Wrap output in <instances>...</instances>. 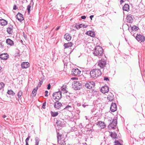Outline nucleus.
Returning a JSON list of instances; mask_svg holds the SVG:
<instances>
[{"mask_svg":"<svg viewBox=\"0 0 145 145\" xmlns=\"http://www.w3.org/2000/svg\"><path fill=\"white\" fill-rule=\"evenodd\" d=\"M50 84H49L48 85L47 89H50Z\"/></svg>","mask_w":145,"mask_h":145,"instance_id":"obj_48","label":"nucleus"},{"mask_svg":"<svg viewBox=\"0 0 145 145\" xmlns=\"http://www.w3.org/2000/svg\"><path fill=\"white\" fill-rule=\"evenodd\" d=\"M117 106L116 103H112L111 105L110 109L112 112H114L116 110Z\"/></svg>","mask_w":145,"mask_h":145,"instance_id":"obj_10","label":"nucleus"},{"mask_svg":"<svg viewBox=\"0 0 145 145\" xmlns=\"http://www.w3.org/2000/svg\"><path fill=\"white\" fill-rule=\"evenodd\" d=\"M3 117L4 118H6V116L5 115H4L3 116Z\"/></svg>","mask_w":145,"mask_h":145,"instance_id":"obj_57","label":"nucleus"},{"mask_svg":"<svg viewBox=\"0 0 145 145\" xmlns=\"http://www.w3.org/2000/svg\"><path fill=\"white\" fill-rule=\"evenodd\" d=\"M24 36V37L25 39L27 38L26 35H25V33L24 32L23 33Z\"/></svg>","mask_w":145,"mask_h":145,"instance_id":"obj_50","label":"nucleus"},{"mask_svg":"<svg viewBox=\"0 0 145 145\" xmlns=\"http://www.w3.org/2000/svg\"><path fill=\"white\" fill-rule=\"evenodd\" d=\"M101 72L100 69H94L90 72V74L91 77L93 78H97L101 75Z\"/></svg>","mask_w":145,"mask_h":145,"instance_id":"obj_1","label":"nucleus"},{"mask_svg":"<svg viewBox=\"0 0 145 145\" xmlns=\"http://www.w3.org/2000/svg\"><path fill=\"white\" fill-rule=\"evenodd\" d=\"M6 43L7 44L11 46L13 45L14 44L13 41L9 39H8L6 40Z\"/></svg>","mask_w":145,"mask_h":145,"instance_id":"obj_20","label":"nucleus"},{"mask_svg":"<svg viewBox=\"0 0 145 145\" xmlns=\"http://www.w3.org/2000/svg\"><path fill=\"white\" fill-rule=\"evenodd\" d=\"M7 93L9 95H12V96H14L15 95V93L11 90H8Z\"/></svg>","mask_w":145,"mask_h":145,"instance_id":"obj_30","label":"nucleus"},{"mask_svg":"<svg viewBox=\"0 0 145 145\" xmlns=\"http://www.w3.org/2000/svg\"><path fill=\"white\" fill-rule=\"evenodd\" d=\"M64 38L66 40L69 41L71 40V37L69 34L66 33L64 35Z\"/></svg>","mask_w":145,"mask_h":145,"instance_id":"obj_21","label":"nucleus"},{"mask_svg":"<svg viewBox=\"0 0 145 145\" xmlns=\"http://www.w3.org/2000/svg\"><path fill=\"white\" fill-rule=\"evenodd\" d=\"M23 69H26L29 67V63L28 62H23L21 64Z\"/></svg>","mask_w":145,"mask_h":145,"instance_id":"obj_14","label":"nucleus"},{"mask_svg":"<svg viewBox=\"0 0 145 145\" xmlns=\"http://www.w3.org/2000/svg\"><path fill=\"white\" fill-rule=\"evenodd\" d=\"M129 9V5L128 4H125L123 7V10L124 11H128Z\"/></svg>","mask_w":145,"mask_h":145,"instance_id":"obj_24","label":"nucleus"},{"mask_svg":"<svg viewBox=\"0 0 145 145\" xmlns=\"http://www.w3.org/2000/svg\"><path fill=\"white\" fill-rule=\"evenodd\" d=\"M35 145H38V144H35Z\"/></svg>","mask_w":145,"mask_h":145,"instance_id":"obj_64","label":"nucleus"},{"mask_svg":"<svg viewBox=\"0 0 145 145\" xmlns=\"http://www.w3.org/2000/svg\"><path fill=\"white\" fill-rule=\"evenodd\" d=\"M82 25L83 26H82V27H83V28H86L88 26L87 25H85L84 24H82Z\"/></svg>","mask_w":145,"mask_h":145,"instance_id":"obj_49","label":"nucleus"},{"mask_svg":"<svg viewBox=\"0 0 145 145\" xmlns=\"http://www.w3.org/2000/svg\"><path fill=\"white\" fill-rule=\"evenodd\" d=\"M109 90V88L107 86H104L102 87L101 89V91L104 93L108 92Z\"/></svg>","mask_w":145,"mask_h":145,"instance_id":"obj_11","label":"nucleus"},{"mask_svg":"<svg viewBox=\"0 0 145 145\" xmlns=\"http://www.w3.org/2000/svg\"><path fill=\"white\" fill-rule=\"evenodd\" d=\"M46 105V102H44L42 104V108H43L44 109L45 108Z\"/></svg>","mask_w":145,"mask_h":145,"instance_id":"obj_42","label":"nucleus"},{"mask_svg":"<svg viewBox=\"0 0 145 145\" xmlns=\"http://www.w3.org/2000/svg\"><path fill=\"white\" fill-rule=\"evenodd\" d=\"M30 138V136H28V137L26 138V139L25 140V142H28Z\"/></svg>","mask_w":145,"mask_h":145,"instance_id":"obj_43","label":"nucleus"},{"mask_svg":"<svg viewBox=\"0 0 145 145\" xmlns=\"http://www.w3.org/2000/svg\"><path fill=\"white\" fill-rule=\"evenodd\" d=\"M2 70V68L0 66V72H1Z\"/></svg>","mask_w":145,"mask_h":145,"instance_id":"obj_56","label":"nucleus"},{"mask_svg":"<svg viewBox=\"0 0 145 145\" xmlns=\"http://www.w3.org/2000/svg\"><path fill=\"white\" fill-rule=\"evenodd\" d=\"M114 95L112 94L109 95L107 97V99L110 101H112L114 99Z\"/></svg>","mask_w":145,"mask_h":145,"instance_id":"obj_26","label":"nucleus"},{"mask_svg":"<svg viewBox=\"0 0 145 145\" xmlns=\"http://www.w3.org/2000/svg\"><path fill=\"white\" fill-rule=\"evenodd\" d=\"M67 97H70L69 96H68V95H67Z\"/></svg>","mask_w":145,"mask_h":145,"instance_id":"obj_62","label":"nucleus"},{"mask_svg":"<svg viewBox=\"0 0 145 145\" xmlns=\"http://www.w3.org/2000/svg\"><path fill=\"white\" fill-rule=\"evenodd\" d=\"M94 17V15H91L89 17L91 20H92V18Z\"/></svg>","mask_w":145,"mask_h":145,"instance_id":"obj_51","label":"nucleus"},{"mask_svg":"<svg viewBox=\"0 0 145 145\" xmlns=\"http://www.w3.org/2000/svg\"><path fill=\"white\" fill-rule=\"evenodd\" d=\"M84 145H87V144H86V143H84Z\"/></svg>","mask_w":145,"mask_h":145,"instance_id":"obj_60","label":"nucleus"},{"mask_svg":"<svg viewBox=\"0 0 145 145\" xmlns=\"http://www.w3.org/2000/svg\"><path fill=\"white\" fill-rule=\"evenodd\" d=\"M110 136L113 139H116L117 135L116 133H111L110 135Z\"/></svg>","mask_w":145,"mask_h":145,"instance_id":"obj_32","label":"nucleus"},{"mask_svg":"<svg viewBox=\"0 0 145 145\" xmlns=\"http://www.w3.org/2000/svg\"><path fill=\"white\" fill-rule=\"evenodd\" d=\"M5 86V84L3 82L0 83V90L3 88Z\"/></svg>","mask_w":145,"mask_h":145,"instance_id":"obj_37","label":"nucleus"},{"mask_svg":"<svg viewBox=\"0 0 145 145\" xmlns=\"http://www.w3.org/2000/svg\"><path fill=\"white\" fill-rule=\"evenodd\" d=\"M97 125H99L101 129L104 128L106 126L104 122L101 121H99Z\"/></svg>","mask_w":145,"mask_h":145,"instance_id":"obj_19","label":"nucleus"},{"mask_svg":"<svg viewBox=\"0 0 145 145\" xmlns=\"http://www.w3.org/2000/svg\"><path fill=\"white\" fill-rule=\"evenodd\" d=\"M109 43L110 45H111L112 44L110 43Z\"/></svg>","mask_w":145,"mask_h":145,"instance_id":"obj_61","label":"nucleus"},{"mask_svg":"<svg viewBox=\"0 0 145 145\" xmlns=\"http://www.w3.org/2000/svg\"><path fill=\"white\" fill-rule=\"evenodd\" d=\"M32 0V1H33V0Z\"/></svg>","mask_w":145,"mask_h":145,"instance_id":"obj_63","label":"nucleus"},{"mask_svg":"<svg viewBox=\"0 0 145 145\" xmlns=\"http://www.w3.org/2000/svg\"><path fill=\"white\" fill-rule=\"evenodd\" d=\"M26 145H29L28 142H26Z\"/></svg>","mask_w":145,"mask_h":145,"instance_id":"obj_58","label":"nucleus"},{"mask_svg":"<svg viewBox=\"0 0 145 145\" xmlns=\"http://www.w3.org/2000/svg\"><path fill=\"white\" fill-rule=\"evenodd\" d=\"M44 28H45V29H46L47 28V26H45Z\"/></svg>","mask_w":145,"mask_h":145,"instance_id":"obj_59","label":"nucleus"},{"mask_svg":"<svg viewBox=\"0 0 145 145\" xmlns=\"http://www.w3.org/2000/svg\"><path fill=\"white\" fill-rule=\"evenodd\" d=\"M127 22L131 23L133 21V19L131 17V15H128L127 17Z\"/></svg>","mask_w":145,"mask_h":145,"instance_id":"obj_16","label":"nucleus"},{"mask_svg":"<svg viewBox=\"0 0 145 145\" xmlns=\"http://www.w3.org/2000/svg\"><path fill=\"white\" fill-rule=\"evenodd\" d=\"M73 44L71 42H68L67 43H65L63 46L65 48H68L69 47H71L72 46Z\"/></svg>","mask_w":145,"mask_h":145,"instance_id":"obj_25","label":"nucleus"},{"mask_svg":"<svg viewBox=\"0 0 145 145\" xmlns=\"http://www.w3.org/2000/svg\"><path fill=\"white\" fill-rule=\"evenodd\" d=\"M81 72V71L78 69H73L72 70L71 74L74 76H79Z\"/></svg>","mask_w":145,"mask_h":145,"instance_id":"obj_8","label":"nucleus"},{"mask_svg":"<svg viewBox=\"0 0 145 145\" xmlns=\"http://www.w3.org/2000/svg\"><path fill=\"white\" fill-rule=\"evenodd\" d=\"M45 96L46 97L48 96V91L46 90L45 91Z\"/></svg>","mask_w":145,"mask_h":145,"instance_id":"obj_45","label":"nucleus"},{"mask_svg":"<svg viewBox=\"0 0 145 145\" xmlns=\"http://www.w3.org/2000/svg\"><path fill=\"white\" fill-rule=\"evenodd\" d=\"M106 60L104 59H101L97 63V65L101 69H103L106 64Z\"/></svg>","mask_w":145,"mask_h":145,"instance_id":"obj_3","label":"nucleus"},{"mask_svg":"<svg viewBox=\"0 0 145 145\" xmlns=\"http://www.w3.org/2000/svg\"><path fill=\"white\" fill-rule=\"evenodd\" d=\"M57 142L58 143H59V141L61 139L62 135L61 134H60L59 132H57Z\"/></svg>","mask_w":145,"mask_h":145,"instance_id":"obj_28","label":"nucleus"},{"mask_svg":"<svg viewBox=\"0 0 145 145\" xmlns=\"http://www.w3.org/2000/svg\"><path fill=\"white\" fill-rule=\"evenodd\" d=\"M71 106L69 105H67L64 108V109L68 110H71Z\"/></svg>","mask_w":145,"mask_h":145,"instance_id":"obj_35","label":"nucleus"},{"mask_svg":"<svg viewBox=\"0 0 145 145\" xmlns=\"http://www.w3.org/2000/svg\"><path fill=\"white\" fill-rule=\"evenodd\" d=\"M7 31L9 34H11L13 32V27L11 25L7 28Z\"/></svg>","mask_w":145,"mask_h":145,"instance_id":"obj_22","label":"nucleus"},{"mask_svg":"<svg viewBox=\"0 0 145 145\" xmlns=\"http://www.w3.org/2000/svg\"><path fill=\"white\" fill-rule=\"evenodd\" d=\"M60 28V26H58L56 29V31L58 30Z\"/></svg>","mask_w":145,"mask_h":145,"instance_id":"obj_54","label":"nucleus"},{"mask_svg":"<svg viewBox=\"0 0 145 145\" xmlns=\"http://www.w3.org/2000/svg\"><path fill=\"white\" fill-rule=\"evenodd\" d=\"M131 28L132 30L131 32H132L133 31H136L139 29V27H138L135 25H134Z\"/></svg>","mask_w":145,"mask_h":145,"instance_id":"obj_29","label":"nucleus"},{"mask_svg":"<svg viewBox=\"0 0 145 145\" xmlns=\"http://www.w3.org/2000/svg\"><path fill=\"white\" fill-rule=\"evenodd\" d=\"M16 16L17 19L20 22H22L24 20L23 15L20 13H18Z\"/></svg>","mask_w":145,"mask_h":145,"instance_id":"obj_12","label":"nucleus"},{"mask_svg":"<svg viewBox=\"0 0 145 145\" xmlns=\"http://www.w3.org/2000/svg\"><path fill=\"white\" fill-rule=\"evenodd\" d=\"M104 80L108 81L109 80V79L108 77H104Z\"/></svg>","mask_w":145,"mask_h":145,"instance_id":"obj_46","label":"nucleus"},{"mask_svg":"<svg viewBox=\"0 0 145 145\" xmlns=\"http://www.w3.org/2000/svg\"><path fill=\"white\" fill-rule=\"evenodd\" d=\"M61 106L62 104L60 102H59L58 101H56L55 102L54 105V107L56 109H59Z\"/></svg>","mask_w":145,"mask_h":145,"instance_id":"obj_13","label":"nucleus"},{"mask_svg":"<svg viewBox=\"0 0 145 145\" xmlns=\"http://www.w3.org/2000/svg\"><path fill=\"white\" fill-rule=\"evenodd\" d=\"M17 8L16 7V5H14L13 7V9L14 10H16Z\"/></svg>","mask_w":145,"mask_h":145,"instance_id":"obj_53","label":"nucleus"},{"mask_svg":"<svg viewBox=\"0 0 145 145\" xmlns=\"http://www.w3.org/2000/svg\"><path fill=\"white\" fill-rule=\"evenodd\" d=\"M114 143L115 144L114 145H122L118 140H115Z\"/></svg>","mask_w":145,"mask_h":145,"instance_id":"obj_39","label":"nucleus"},{"mask_svg":"<svg viewBox=\"0 0 145 145\" xmlns=\"http://www.w3.org/2000/svg\"><path fill=\"white\" fill-rule=\"evenodd\" d=\"M136 39L140 42H144L145 40V37L143 35L138 34L136 37Z\"/></svg>","mask_w":145,"mask_h":145,"instance_id":"obj_5","label":"nucleus"},{"mask_svg":"<svg viewBox=\"0 0 145 145\" xmlns=\"http://www.w3.org/2000/svg\"><path fill=\"white\" fill-rule=\"evenodd\" d=\"M117 123V120H114L111 123L108 125V127L110 129H115Z\"/></svg>","mask_w":145,"mask_h":145,"instance_id":"obj_6","label":"nucleus"},{"mask_svg":"<svg viewBox=\"0 0 145 145\" xmlns=\"http://www.w3.org/2000/svg\"><path fill=\"white\" fill-rule=\"evenodd\" d=\"M7 24V22L6 20L3 19H0V24L2 26H5Z\"/></svg>","mask_w":145,"mask_h":145,"instance_id":"obj_18","label":"nucleus"},{"mask_svg":"<svg viewBox=\"0 0 145 145\" xmlns=\"http://www.w3.org/2000/svg\"><path fill=\"white\" fill-rule=\"evenodd\" d=\"M86 34L92 37H94L95 36V33L94 32L92 31H87L86 33Z\"/></svg>","mask_w":145,"mask_h":145,"instance_id":"obj_17","label":"nucleus"},{"mask_svg":"<svg viewBox=\"0 0 145 145\" xmlns=\"http://www.w3.org/2000/svg\"><path fill=\"white\" fill-rule=\"evenodd\" d=\"M82 106H83L84 107H85L86 106H88L87 105H83Z\"/></svg>","mask_w":145,"mask_h":145,"instance_id":"obj_55","label":"nucleus"},{"mask_svg":"<svg viewBox=\"0 0 145 145\" xmlns=\"http://www.w3.org/2000/svg\"><path fill=\"white\" fill-rule=\"evenodd\" d=\"M38 89V87H36L34 88V89L33 90L32 93V97H35L37 93V91Z\"/></svg>","mask_w":145,"mask_h":145,"instance_id":"obj_27","label":"nucleus"},{"mask_svg":"<svg viewBox=\"0 0 145 145\" xmlns=\"http://www.w3.org/2000/svg\"><path fill=\"white\" fill-rule=\"evenodd\" d=\"M58 143L59 145H65L66 144L65 142L63 140H61L60 143L59 141V143Z\"/></svg>","mask_w":145,"mask_h":145,"instance_id":"obj_38","label":"nucleus"},{"mask_svg":"<svg viewBox=\"0 0 145 145\" xmlns=\"http://www.w3.org/2000/svg\"><path fill=\"white\" fill-rule=\"evenodd\" d=\"M8 56L7 53L2 54L0 55V58L2 60H6L8 58Z\"/></svg>","mask_w":145,"mask_h":145,"instance_id":"obj_15","label":"nucleus"},{"mask_svg":"<svg viewBox=\"0 0 145 145\" xmlns=\"http://www.w3.org/2000/svg\"><path fill=\"white\" fill-rule=\"evenodd\" d=\"M53 96L54 99L56 101H58L61 97V93L60 91H58L57 92L54 93L53 94Z\"/></svg>","mask_w":145,"mask_h":145,"instance_id":"obj_4","label":"nucleus"},{"mask_svg":"<svg viewBox=\"0 0 145 145\" xmlns=\"http://www.w3.org/2000/svg\"><path fill=\"white\" fill-rule=\"evenodd\" d=\"M56 124L57 125V127L58 128H60L62 127V125H63V123H62V121L58 120H57Z\"/></svg>","mask_w":145,"mask_h":145,"instance_id":"obj_23","label":"nucleus"},{"mask_svg":"<svg viewBox=\"0 0 145 145\" xmlns=\"http://www.w3.org/2000/svg\"><path fill=\"white\" fill-rule=\"evenodd\" d=\"M43 83V82L42 80H39V82L38 84V85L39 86H40Z\"/></svg>","mask_w":145,"mask_h":145,"instance_id":"obj_44","label":"nucleus"},{"mask_svg":"<svg viewBox=\"0 0 145 145\" xmlns=\"http://www.w3.org/2000/svg\"><path fill=\"white\" fill-rule=\"evenodd\" d=\"M85 87L89 89L93 88L95 86L94 82L92 81L88 82L85 85Z\"/></svg>","mask_w":145,"mask_h":145,"instance_id":"obj_9","label":"nucleus"},{"mask_svg":"<svg viewBox=\"0 0 145 145\" xmlns=\"http://www.w3.org/2000/svg\"><path fill=\"white\" fill-rule=\"evenodd\" d=\"M72 85L73 88L75 90L80 89L82 87L81 84L79 82H76Z\"/></svg>","mask_w":145,"mask_h":145,"instance_id":"obj_7","label":"nucleus"},{"mask_svg":"<svg viewBox=\"0 0 145 145\" xmlns=\"http://www.w3.org/2000/svg\"><path fill=\"white\" fill-rule=\"evenodd\" d=\"M51 114L52 116L56 117L58 115V113L57 112H51Z\"/></svg>","mask_w":145,"mask_h":145,"instance_id":"obj_31","label":"nucleus"},{"mask_svg":"<svg viewBox=\"0 0 145 145\" xmlns=\"http://www.w3.org/2000/svg\"><path fill=\"white\" fill-rule=\"evenodd\" d=\"M86 17L85 16H81V18L82 19H85L86 18Z\"/></svg>","mask_w":145,"mask_h":145,"instance_id":"obj_47","label":"nucleus"},{"mask_svg":"<svg viewBox=\"0 0 145 145\" xmlns=\"http://www.w3.org/2000/svg\"><path fill=\"white\" fill-rule=\"evenodd\" d=\"M22 94V91L20 90L18 93L17 96L18 97L20 98Z\"/></svg>","mask_w":145,"mask_h":145,"instance_id":"obj_36","label":"nucleus"},{"mask_svg":"<svg viewBox=\"0 0 145 145\" xmlns=\"http://www.w3.org/2000/svg\"><path fill=\"white\" fill-rule=\"evenodd\" d=\"M61 90L62 91H63L64 92V93H67V90L64 88H63V87H61Z\"/></svg>","mask_w":145,"mask_h":145,"instance_id":"obj_41","label":"nucleus"},{"mask_svg":"<svg viewBox=\"0 0 145 145\" xmlns=\"http://www.w3.org/2000/svg\"><path fill=\"white\" fill-rule=\"evenodd\" d=\"M82 24H76L75 27L77 29H79L80 28L82 27Z\"/></svg>","mask_w":145,"mask_h":145,"instance_id":"obj_34","label":"nucleus"},{"mask_svg":"<svg viewBox=\"0 0 145 145\" xmlns=\"http://www.w3.org/2000/svg\"><path fill=\"white\" fill-rule=\"evenodd\" d=\"M103 49L99 46H96L93 52L94 55L98 57L101 56L103 54Z\"/></svg>","mask_w":145,"mask_h":145,"instance_id":"obj_2","label":"nucleus"},{"mask_svg":"<svg viewBox=\"0 0 145 145\" xmlns=\"http://www.w3.org/2000/svg\"><path fill=\"white\" fill-rule=\"evenodd\" d=\"M123 2H124V1L123 0H121L120 1V4H122L123 3Z\"/></svg>","mask_w":145,"mask_h":145,"instance_id":"obj_52","label":"nucleus"},{"mask_svg":"<svg viewBox=\"0 0 145 145\" xmlns=\"http://www.w3.org/2000/svg\"><path fill=\"white\" fill-rule=\"evenodd\" d=\"M35 144H38L39 145V143L40 140L39 138L37 137H36L35 138Z\"/></svg>","mask_w":145,"mask_h":145,"instance_id":"obj_33","label":"nucleus"},{"mask_svg":"<svg viewBox=\"0 0 145 145\" xmlns=\"http://www.w3.org/2000/svg\"><path fill=\"white\" fill-rule=\"evenodd\" d=\"M31 6L30 5H29L27 6V10H28V13L29 14L30 13V11L31 10Z\"/></svg>","mask_w":145,"mask_h":145,"instance_id":"obj_40","label":"nucleus"}]
</instances>
